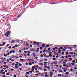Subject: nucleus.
<instances>
[{
    "label": "nucleus",
    "mask_w": 77,
    "mask_h": 77,
    "mask_svg": "<svg viewBox=\"0 0 77 77\" xmlns=\"http://www.w3.org/2000/svg\"><path fill=\"white\" fill-rule=\"evenodd\" d=\"M20 61H22V60H23V59H20Z\"/></svg>",
    "instance_id": "61"
},
{
    "label": "nucleus",
    "mask_w": 77,
    "mask_h": 77,
    "mask_svg": "<svg viewBox=\"0 0 77 77\" xmlns=\"http://www.w3.org/2000/svg\"><path fill=\"white\" fill-rule=\"evenodd\" d=\"M46 51L47 53H48V52H49V51H47V50H46Z\"/></svg>",
    "instance_id": "50"
},
{
    "label": "nucleus",
    "mask_w": 77,
    "mask_h": 77,
    "mask_svg": "<svg viewBox=\"0 0 77 77\" xmlns=\"http://www.w3.org/2000/svg\"><path fill=\"white\" fill-rule=\"evenodd\" d=\"M3 69H4V70H6V68H3Z\"/></svg>",
    "instance_id": "54"
},
{
    "label": "nucleus",
    "mask_w": 77,
    "mask_h": 77,
    "mask_svg": "<svg viewBox=\"0 0 77 77\" xmlns=\"http://www.w3.org/2000/svg\"><path fill=\"white\" fill-rule=\"evenodd\" d=\"M54 64H55V65H56V64H57V63L56 62H54Z\"/></svg>",
    "instance_id": "27"
},
{
    "label": "nucleus",
    "mask_w": 77,
    "mask_h": 77,
    "mask_svg": "<svg viewBox=\"0 0 77 77\" xmlns=\"http://www.w3.org/2000/svg\"><path fill=\"white\" fill-rule=\"evenodd\" d=\"M38 69H40V70H43V69H42V68H41V67H38Z\"/></svg>",
    "instance_id": "7"
},
{
    "label": "nucleus",
    "mask_w": 77,
    "mask_h": 77,
    "mask_svg": "<svg viewBox=\"0 0 77 77\" xmlns=\"http://www.w3.org/2000/svg\"><path fill=\"white\" fill-rule=\"evenodd\" d=\"M69 61H70L71 60H72V58H69Z\"/></svg>",
    "instance_id": "20"
},
{
    "label": "nucleus",
    "mask_w": 77,
    "mask_h": 77,
    "mask_svg": "<svg viewBox=\"0 0 77 77\" xmlns=\"http://www.w3.org/2000/svg\"><path fill=\"white\" fill-rule=\"evenodd\" d=\"M12 48H15V47L14 46H13L12 47Z\"/></svg>",
    "instance_id": "44"
},
{
    "label": "nucleus",
    "mask_w": 77,
    "mask_h": 77,
    "mask_svg": "<svg viewBox=\"0 0 77 77\" xmlns=\"http://www.w3.org/2000/svg\"><path fill=\"white\" fill-rule=\"evenodd\" d=\"M64 48L65 50H66L67 49V48H66V47H65Z\"/></svg>",
    "instance_id": "51"
},
{
    "label": "nucleus",
    "mask_w": 77,
    "mask_h": 77,
    "mask_svg": "<svg viewBox=\"0 0 77 77\" xmlns=\"http://www.w3.org/2000/svg\"><path fill=\"white\" fill-rule=\"evenodd\" d=\"M77 69V68H76V67H75V68H74V69L75 70H76V69Z\"/></svg>",
    "instance_id": "49"
},
{
    "label": "nucleus",
    "mask_w": 77,
    "mask_h": 77,
    "mask_svg": "<svg viewBox=\"0 0 77 77\" xmlns=\"http://www.w3.org/2000/svg\"><path fill=\"white\" fill-rule=\"evenodd\" d=\"M60 48L61 49V50H62L63 48L62 47H60Z\"/></svg>",
    "instance_id": "41"
},
{
    "label": "nucleus",
    "mask_w": 77,
    "mask_h": 77,
    "mask_svg": "<svg viewBox=\"0 0 77 77\" xmlns=\"http://www.w3.org/2000/svg\"><path fill=\"white\" fill-rule=\"evenodd\" d=\"M25 45H26V46H28V47H29V45L27 43H26Z\"/></svg>",
    "instance_id": "16"
},
{
    "label": "nucleus",
    "mask_w": 77,
    "mask_h": 77,
    "mask_svg": "<svg viewBox=\"0 0 77 77\" xmlns=\"http://www.w3.org/2000/svg\"><path fill=\"white\" fill-rule=\"evenodd\" d=\"M42 47H45V45L43 44L42 45Z\"/></svg>",
    "instance_id": "21"
},
{
    "label": "nucleus",
    "mask_w": 77,
    "mask_h": 77,
    "mask_svg": "<svg viewBox=\"0 0 77 77\" xmlns=\"http://www.w3.org/2000/svg\"><path fill=\"white\" fill-rule=\"evenodd\" d=\"M45 77H47V75H45Z\"/></svg>",
    "instance_id": "64"
},
{
    "label": "nucleus",
    "mask_w": 77,
    "mask_h": 77,
    "mask_svg": "<svg viewBox=\"0 0 77 77\" xmlns=\"http://www.w3.org/2000/svg\"><path fill=\"white\" fill-rule=\"evenodd\" d=\"M32 71V72H33L34 71V69H32L31 70Z\"/></svg>",
    "instance_id": "62"
},
{
    "label": "nucleus",
    "mask_w": 77,
    "mask_h": 77,
    "mask_svg": "<svg viewBox=\"0 0 77 77\" xmlns=\"http://www.w3.org/2000/svg\"><path fill=\"white\" fill-rule=\"evenodd\" d=\"M18 64H15V67L16 68H18Z\"/></svg>",
    "instance_id": "4"
},
{
    "label": "nucleus",
    "mask_w": 77,
    "mask_h": 77,
    "mask_svg": "<svg viewBox=\"0 0 77 77\" xmlns=\"http://www.w3.org/2000/svg\"><path fill=\"white\" fill-rule=\"evenodd\" d=\"M64 62H67V60H64Z\"/></svg>",
    "instance_id": "48"
},
{
    "label": "nucleus",
    "mask_w": 77,
    "mask_h": 77,
    "mask_svg": "<svg viewBox=\"0 0 77 77\" xmlns=\"http://www.w3.org/2000/svg\"><path fill=\"white\" fill-rule=\"evenodd\" d=\"M49 56H50V57H52V55H51V54H50Z\"/></svg>",
    "instance_id": "37"
},
{
    "label": "nucleus",
    "mask_w": 77,
    "mask_h": 77,
    "mask_svg": "<svg viewBox=\"0 0 77 77\" xmlns=\"http://www.w3.org/2000/svg\"><path fill=\"white\" fill-rule=\"evenodd\" d=\"M4 56H5V57H6V56H7V54H4Z\"/></svg>",
    "instance_id": "19"
},
{
    "label": "nucleus",
    "mask_w": 77,
    "mask_h": 77,
    "mask_svg": "<svg viewBox=\"0 0 77 77\" xmlns=\"http://www.w3.org/2000/svg\"><path fill=\"white\" fill-rule=\"evenodd\" d=\"M15 46L16 47H17L18 46V45L16 44L15 45Z\"/></svg>",
    "instance_id": "23"
},
{
    "label": "nucleus",
    "mask_w": 77,
    "mask_h": 77,
    "mask_svg": "<svg viewBox=\"0 0 77 77\" xmlns=\"http://www.w3.org/2000/svg\"><path fill=\"white\" fill-rule=\"evenodd\" d=\"M31 63H32V64H34V63H34V62H31Z\"/></svg>",
    "instance_id": "58"
},
{
    "label": "nucleus",
    "mask_w": 77,
    "mask_h": 77,
    "mask_svg": "<svg viewBox=\"0 0 77 77\" xmlns=\"http://www.w3.org/2000/svg\"><path fill=\"white\" fill-rule=\"evenodd\" d=\"M16 56L15 55H12L11 57V58L12 59H14V58H15Z\"/></svg>",
    "instance_id": "3"
},
{
    "label": "nucleus",
    "mask_w": 77,
    "mask_h": 77,
    "mask_svg": "<svg viewBox=\"0 0 77 77\" xmlns=\"http://www.w3.org/2000/svg\"><path fill=\"white\" fill-rule=\"evenodd\" d=\"M9 46V44H7L6 45L7 47H8Z\"/></svg>",
    "instance_id": "12"
},
{
    "label": "nucleus",
    "mask_w": 77,
    "mask_h": 77,
    "mask_svg": "<svg viewBox=\"0 0 77 77\" xmlns=\"http://www.w3.org/2000/svg\"><path fill=\"white\" fill-rule=\"evenodd\" d=\"M72 62H73V63H75V60H73L72 61Z\"/></svg>",
    "instance_id": "43"
},
{
    "label": "nucleus",
    "mask_w": 77,
    "mask_h": 77,
    "mask_svg": "<svg viewBox=\"0 0 77 77\" xmlns=\"http://www.w3.org/2000/svg\"><path fill=\"white\" fill-rule=\"evenodd\" d=\"M15 50H13L12 51V52H13V53H14L15 52Z\"/></svg>",
    "instance_id": "40"
},
{
    "label": "nucleus",
    "mask_w": 77,
    "mask_h": 77,
    "mask_svg": "<svg viewBox=\"0 0 77 77\" xmlns=\"http://www.w3.org/2000/svg\"><path fill=\"white\" fill-rule=\"evenodd\" d=\"M44 63L45 64H47V62H44Z\"/></svg>",
    "instance_id": "52"
},
{
    "label": "nucleus",
    "mask_w": 77,
    "mask_h": 77,
    "mask_svg": "<svg viewBox=\"0 0 77 77\" xmlns=\"http://www.w3.org/2000/svg\"><path fill=\"white\" fill-rule=\"evenodd\" d=\"M25 6V5H24V4H22L21 5V7L20 8H23Z\"/></svg>",
    "instance_id": "2"
},
{
    "label": "nucleus",
    "mask_w": 77,
    "mask_h": 77,
    "mask_svg": "<svg viewBox=\"0 0 77 77\" xmlns=\"http://www.w3.org/2000/svg\"><path fill=\"white\" fill-rule=\"evenodd\" d=\"M26 65H29V63H26Z\"/></svg>",
    "instance_id": "42"
},
{
    "label": "nucleus",
    "mask_w": 77,
    "mask_h": 77,
    "mask_svg": "<svg viewBox=\"0 0 77 77\" xmlns=\"http://www.w3.org/2000/svg\"><path fill=\"white\" fill-rule=\"evenodd\" d=\"M8 48H9V49H11V46H9L8 47Z\"/></svg>",
    "instance_id": "47"
},
{
    "label": "nucleus",
    "mask_w": 77,
    "mask_h": 77,
    "mask_svg": "<svg viewBox=\"0 0 77 77\" xmlns=\"http://www.w3.org/2000/svg\"><path fill=\"white\" fill-rule=\"evenodd\" d=\"M20 5L18 4V5H17L16 6V7H18V6H20Z\"/></svg>",
    "instance_id": "25"
},
{
    "label": "nucleus",
    "mask_w": 77,
    "mask_h": 77,
    "mask_svg": "<svg viewBox=\"0 0 77 77\" xmlns=\"http://www.w3.org/2000/svg\"><path fill=\"white\" fill-rule=\"evenodd\" d=\"M26 74H30V73H29V72H26Z\"/></svg>",
    "instance_id": "34"
},
{
    "label": "nucleus",
    "mask_w": 77,
    "mask_h": 77,
    "mask_svg": "<svg viewBox=\"0 0 77 77\" xmlns=\"http://www.w3.org/2000/svg\"><path fill=\"white\" fill-rule=\"evenodd\" d=\"M55 49H56L57 50V49H58V47H55Z\"/></svg>",
    "instance_id": "35"
},
{
    "label": "nucleus",
    "mask_w": 77,
    "mask_h": 77,
    "mask_svg": "<svg viewBox=\"0 0 77 77\" xmlns=\"http://www.w3.org/2000/svg\"><path fill=\"white\" fill-rule=\"evenodd\" d=\"M70 70L71 71H73V69H70Z\"/></svg>",
    "instance_id": "32"
},
{
    "label": "nucleus",
    "mask_w": 77,
    "mask_h": 77,
    "mask_svg": "<svg viewBox=\"0 0 77 77\" xmlns=\"http://www.w3.org/2000/svg\"><path fill=\"white\" fill-rule=\"evenodd\" d=\"M5 44H6V43H5V42H4L2 43V46H4V45H5Z\"/></svg>",
    "instance_id": "11"
},
{
    "label": "nucleus",
    "mask_w": 77,
    "mask_h": 77,
    "mask_svg": "<svg viewBox=\"0 0 77 77\" xmlns=\"http://www.w3.org/2000/svg\"><path fill=\"white\" fill-rule=\"evenodd\" d=\"M65 74H66V75H68V74H69V72H66Z\"/></svg>",
    "instance_id": "15"
},
{
    "label": "nucleus",
    "mask_w": 77,
    "mask_h": 77,
    "mask_svg": "<svg viewBox=\"0 0 77 77\" xmlns=\"http://www.w3.org/2000/svg\"><path fill=\"white\" fill-rule=\"evenodd\" d=\"M53 60H56V58H54L53 59Z\"/></svg>",
    "instance_id": "56"
},
{
    "label": "nucleus",
    "mask_w": 77,
    "mask_h": 77,
    "mask_svg": "<svg viewBox=\"0 0 77 77\" xmlns=\"http://www.w3.org/2000/svg\"><path fill=\"white\" fill-rule=\"evenodd\" d=\"M15 42V40H14L13 41L11 42V44H12L14 43V42Z\"/></svg>",
    "instance_id": "10"
},
{
    "label": "nucleus",
    "mask_w": 77,
    "mask_h": 77,
    "mask_svg": "<svg viewBox=\"0 0 77 77\" xmlns=\"http://www.w3.org/2000/svg\"><path fill=\"white\" fill-rule=\"evenodd\" d=\"M62 69H63V70H67V69H66V68L65 67H62Z\"/></svg>",
    "instance_id": "6"
},
{
    "label": "nucleus",
    "mask_w": 77,
    "mask_h": 77,
    "mask_svg": "<svg viewBox=\"0 0 77 77\" xmlns=\"http://www.w3.org/2000/svg\"><path fill=\"white\" fill-rule=\"evenodd\" d=\"M7 63V62H4V64H6Z\"/></svg>",
    "instance_id": "63"
},
{
    "label": "nucleus",
    "mask_w": 77,
    "mask_h": 77,
    "mask_svg": "<svg viewBox=\"0 0 77 77\" xmlns=\"http://www.w3.org/2000/svg\"><path fill=\"white\" fill-rule=\"evenodd\" d=\"M71 54H72V55H73V54H74V52H71Z\"/></svg>",
    "instance_id": "36"
},
{
    "label": "nucleus",
    "mask_w": 77,
    "mask_h": 77,
    "mask_svg": "<svg viewBox=\"0 0 77 77\" xmlns=\"http://www.w3.org/2000/svg\"><path fill=\"white\" fill-rule=\"evenodd\" d=\"M36 44H37V45H39V44H40L39 42L37 43Z\"/></svg>",
    "instance_id": "26"
},
{
    "label": "nucleus",
    "mask_w": 77,
    "mask_h": 77,
    "mask_svg": "<svg viewBox=\"0 0 77 77\" xmlns=\"http://www.w3.org/2000/svg\"><path fill=\"white\" fill-rule=\"evenodd\" d=\"M6 61L7 62H9V59H7Z\"/></svg>",
    "instance_id": "39"
},
{
    "label": "nucleus",
    "mask_w": 77,
    "mask_h": 77,
    "mask_svg": "<svg viewBox=\"0 0 77 77\" xmlns=\"http://www.w3.org/2000/svg\"><path fill=\"white\" fill-rule=\"evenodd\" d=\"M15 57L16 59H18V58H19V57Z\"/></svg>",
    "instance_id": "55"
},
{
    "label": "nucleus",
    "mask_w": 77,
    "mask_h": 77,
    "mask_svg": "<svg viewBox=\"0 0 77 77\" xmlns=\"http://www.w3.org/2000/svg\"><path fill=\"white\" fill-rule=\"evenodd\" d=\"M58 76H59V77H60V76H61V74H58Z\"/></svg>",
    "instance_id": "24"
},
{
    "label": "nucleus",
    "mask_w": 77,
    "mask_h": 77,
    "mask_svg": "<svg viewBox=\"0 0 77 77\" xmlns=\"http://www.w3.org/2000/svg\"><path fill=\"white\" fill-rule=\"evenodd\" d=\"M34 44H36V42H33Z\"/></svg>",
    "instance_id": "45"
},
{
    "label": "nucleus",
    "mask_w": 77,
    "mask_h": 77,
    "mask_svg": "<svg viewBox=\"0 0 77 77\" xmlns=\"http://www.w3.org/2000/svg\"><path fill=\"white\" fill-rule=\"evenodd\" d=\"M27 55L29 56H30V54L29 53L27 54Z\"/></svg>",
    "instance_id": "30"
},
{
    "label": "nucleus",
    "mask_w": 77,
    "mask_h": 77,
    "mask_svg": "<svg viewBox=\"0 0 77 77\" xmlns=\"http://www.w3.org/2000/svg\"><path fill=\"white\" fill-rule=\"evenodd\" d=\"M31 59H27V60H28V61H31Z\"/></svg>",
    "instance_id": "17"
},
{
    "label": "nucleus",
    "mask_w": 77,
    "mask_h": 77,
    "mask_svg": "<svg viewBox=\"0 0 77 77\" xmlns=\"http://www.w3.org/2000/svg\"><path fill=\"white\" fill-rule=\"evenodd\" d=\"M50 73H51V74H49V75H51V76H52V75H53V74H52V72H50Z\"/></svg>",
    "instance_id": "8"
},
{
    "label": "nucleus",
    "mask_w": 77,
    "mask_h": 77,
    "mask_svg": "<svg viewBox=\"0 0 77 77\" xmlns=\"http://www.w3.org/2000/svg\"><path fill=\"white\" fill-rule=\"evenodd\" d=\"M21 14H20L18 16V18H19V17H20L21 16Z\"/></svg>",
    "instance_id": "22"
},
{
    "label": "nucleus",
    "mask_w": 77,
    "mask_h": 77,
    "mask_svg": "<svg viewBox=\"0 0 77 77\" xmlns=\"http://www.w3.org/2000/svg\"><path fill=\"white\" fill-rule=\"evenodd\" d=\"M19 66H21L22 65V64L21 63H19Z\"/></svg>",
    "instance_id": "46"
},
{
    "label": "nucleus",
    "mask_w": 77,
    "mask_h": 77,
    "mask_svg": "<svg viewBox=\"0 0 77 77\" xmlns=\"http://www.w3.org/2000/svg\"><path fill=\"white\" fill-rule=\"evenodd\" d=\"M6 75H9V73H6Z\"/></svg>",
    "instance_id": "38"
},
{
    "label": "nucleus",
    "mask_w": 77,
    "mask_h": 77,
    "mask_svg": "<svg viewBox=\"0 0 77 77\" xmlns=\"http://www.w3.org/2000/svg\"><path fill=\"white\" fill-rule=\"evenodd\" d=\"M35 50V49H30V51H34Z\"/></svg>",
    "instance_id": "5"
},
{
    "label": "nucleus",
    "mask_w": 77,
    "mask_h": 77,
    "mask_svg": "<svg viewBox=\"0 0 77 77\" xmlns=\"http://www.w3.org/2000/svg\"><path fill=\"white\" fill-rule=\"evenodd\" d=\"M39 48H37L36 51H37V52H39Z\"/></svg>",
    "instance_id": "9"
},
{
    "label": "nucleus",
    "mask_w": 77,
    "mask_h": 77,
    "mask_svg": "<svg viewBox=\"0 0 77 77\" xmlns=\"http://www.w3.org/2000/svg\"><path fill=\"white\" fill-rule=\"evenodd\" d=\"M29 72L30 73H32V71H29Z\"/></svg>",
    "instance_id": "53"
},
{
    "label": "nucleus",
    "mask_w": 77,
    "mask_h": 77,
    "mask_svg": "<svg viewBox=\"0 0 77 77\" xmlns=\"http://www.w3.org/2000/svg\"><path fill=\"white\" fill-rule=\"evenodd\" d=\"M65 49H63L62 50L63 51H65Z\"/></svg>",
    "instance_id": "57"
},
{
    "label": "nucleus",
    "mask_w": 77,
    "mask_h": 77,
    "mask_svg": "<svg viewBox=\"0 0 77 77\" xmlns=\"http://www.w3.org/2000/svg\"><path fill=\"white\" fill-rule=\"evenodd\" d=\"M67 67H71V64H70L69 65H67L66 66Z\"/></svg>",
    "instance_id": "13"
},
{
    "label": "nucleus",
    "mask_w": 77,
    "mask_h": 77,
    "mask_svg": "<svg viewBox=\"0 0 77 77\" xmlns=\"http://www.w3.org/2000/svg\"><path fill=\"white\" fill-rule=\"evenodd\" d=\"M10 31H7L6 33L5 34V36L7 37H8L9 36V35L10 34Z\"/></svg>",
    "instance_id": "1"
},
{
    "label": "nucleus",
    "mask_w": 77,
    "mask_h": 77,
    "mask_svg": "<svg viewBox=\"0 0 77 77\" xmlns=\"http://www.w3.org/2000/svg\"><path fill=\"white\" fill-rule=\"evenodd\" d=\"M66 55H68V54H69L68 52H66Z\"/></svg>",
    "instance_id": "29"
},
{
    "label": "nucleus",
    "mask_w": 77,
    "mask_h": 77,
    "mask_svg": "<svg viewBox=\"0 0 77 77\" xmlns=\"http://www.w3.org/2000/svg\"><path fill=\"white\" fill-rule=\"evenodd\" d=\"M46 50H45L44 49L43 50V53H45V52Z\"/></svg>",
    "instance_id": "28"
},
{
    "label": "nucleus",
    "mask_w": 77,
    "mask_h": 77,
    "mask_svg": "<svg viewBox=\"0 0 77 77\" xmlns=\"http://www.w3.org/2000/svg\"><path fill=\"white\" fill-rule=\"evenodd\" d=\"M27 52L28 53H30V51H28Z\"/></svg>",
    "instance_id": "60"
},
{
    "label": "nucleus",
    "mask_w": 77,
    "mask_h": 77,
    "mask_svg": "<svg viewBox=\"0 0 77 77\" xmlns=\"http://www.w3.org/2000/svg\"><path fill=\"white\" fill-rule=\"evenodd\" d=\"M67 48L68 49H71V47H67Z\"/></svg>",
    "instance_id": "14"
},
{
    "label": "nucleus",
    "mask_w": 77,
    "mask_h": 77,
    "mask_svg": "<svg viewBox=\"0 0 77 77\" xmlns=\"http://www.w3.org/2000/svg\"><path fill=\"white\" fill-rule=\"evenodd\" d=\"M45 48H46V47H49V45H47L45 47Z\"/></svg>",
    "instance_id": "18"
},
{
    "label": "nucleus",
    "mask_w": 77,
    "mask_h": 77,
    "mask_svg": "<svg viewBox=\"0 0 77 77\" xmlns=\"http://www.w3.org/2000/svg\"><path fill=\"white\" fill-rule=\"evenodd\" d=\"M63 66H66V64H63Z\"/></svg>",
    "instance_id": "59"
},
{
    "label": "nucleus",
    "mask_w": 77,
    "mask_h": 77,
    "mask_svg": "<svg viewBox=\"0 0 77 77\" xmlns=\"http://www.w3.org/2000/svg\"><path fill=\"white\" fill-rule=\"evenodd\" d=\"M68 57H69V58H70V57H71V56L70 55H69Z\"/></svg>",
    "instance_id": "33"
},
{
    "label": "nucleus",
    "mask_w": 77,
    "mask_h": 77,
    "mask_svg": "<svg viewBox=\"0 0 77 77\" xmlns=\"http://www.w3.org/2000/svg\"><path fill=\"white\" fill-rule=\"evenodd\" d=\"M71 65H75V64L74 63H72Z\"/></svg>",
    "instance_id": "31"
}]
</instances>
